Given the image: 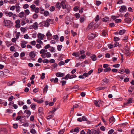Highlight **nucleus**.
I'll list each match as a JSON object with an SVG mask.
<instances>
[{
	"mask_svg": "<svg viewBox=\"0 0 134 134\" xmlns=\"http://www.w3.org/2000/svg\"><path fill=\"white\" fill-rule=\"evenodd\" d=\"M47 50L42 49L40 51V53L41 54V56L43 58H48L51 57V54L50 52H47Z\"/></svg>",
	"mask_w": 134,
	"mask_h": 134,
	"instance_id": "1",
	"label": "nucleus"
},
{
	"mask_svg": "<svg viewBox=\"0 0 134 134\" xmlns=\"http://www.w3.org/2000/svg\"><path fill=\"white\" fill-rule=\"evenodd\" d=\"M4 23L5 26L9 27H11L13 25V23L10 20H4Z\"/></svg>",
	"mask_w": 134,
	"mask_h": 134,
	"instance_id": "2",
	"label": "nucleus"
},
{
	"mask_svg": "<svg viewBox=\"0 0 134 134\" xmlns=\"http://www.w3.org/2000/svg\"><path fill=\"white\" fill-rule=\"evenodd\" d=\"M5 13L7 16H8L10 17L12 16L13 20H15L17 16L16 14H13V13L11 12H5Z\"/></svg>",
	"mask_w": 134,
	"mask_h": 134,
	"instance_id": "3",
	"label": "nucleus"
},
{
	"mask_svg": "<svg viewBox=\"0 0 134 134\" xmlns=\"http://www.w3.org/2000/svg\"><path fill=\"white\" fill-rule=\"evenodd\" d=\"M93 29L94 28L93 23H91L88 25L87 29V31L92 30H93Z\"/></svg>",
	"mask_w": 134,
	"mask_h": 134,
	"instance_id": "4",
	"label": "nucleus"
},
{
	"mask_svg": "<svg viewBox=\"0 0 134 134\" xmlns=\"http://www.w3.org/2000/svg\"><path fill=\"white\" fill-rule=\"evenodd\" d=\"M36 52L34 51H31L29 54V55L31 58L32 59L35 57L36 55Z\"/></svg>",
	"mask_w": 134,
	"mask_h": 134,
	"instance_id": "5",
	"label": "nucleus"
},
{
	"mask_svg": "<svg viewBox=\"0 0 134 134\" xmlns=\"http://www.w3.org/2000/svg\"><path fill=\"white\" fill-rule=\"evenodd\" d=\"M127 10L126 7L125 5H122L121 6L119 9V11L121 12H125Z\"/></svg>",
	"mask_w": 134,
	"mask_h": 134,
	"instance_id": "6",
	"label": "nucleus"
},
{
	"mask_svg": "<svg viewBox=\"0 0 134 134\" xmlns=\"http://www.w3.org/2000/svg\"><path fill=\"white\" fill-rule=\"evenodd\" d=\"M27 43V42L25 41H21L20 45L22 48H25L26 47V44Z\"/></svg>",
	"mask_w": 134,
	"mask_h": 134,
	"instance_id": "7",
	"label": "nucleus"
},
{
	"mask_svg": "<svg viewBox=\"0 0 134 134\" xmlns=\"http://www.w3.org/2000/svg\"><path fill=\"white\" fill-rule=\"evenodd\" d=\"M96 36V35L95 34L91 33L88 35V38L89 40H91L94 38Z\"/></svg>",
	"mask_w": 134,
	"mask_h": 134,
	"instance_id": "8",
	"label": "nucleus"
},
{
	"mask_svg": "<svg viewBox=\"0 0 134 134\" xmlns=\"http://www.w3.org/2000/svg\"><path fill=\"white\" fill-rule=\"evenodd\" d=\"M40 24L42 26H44L45 27H48L49 25V24L46 21H43Z\"/></svg>",
	"mask_w": 134,
	"mask_h": 134,
	"instance_id": "9",
	"label": "nucleus"
},
{
	"mask_svg": "<svg viewBox=\"0 0 134 134\" xmlns=\"http://www.w3.org/2000/svg\"><path fill=\"white\" fill-rule=\"evenodd\" d=\"M18 16L21 18H24L25 16V18H26V15L25 14V13L24 12H21L20 13H19L18 15Z\"/></svg>",
	"mask_w": 134,
	"mask_h": 134,
	"instance_id": "10",
	"label": "nucleus"
},
{
	"mask_svg": "<svg viewBox=\"0 0 134 134\" xmlns=\"http://www.w3.org/2000/svg\"><path fill=\"white\" fill-rule=\"evenodd\" d=\"M101 101L100 100H98V101L95 100L94 101V104L97 106L100 107V104L101 103Z\"/></svg>",
	"mask_w": 134,
	"mask_h": 134,
	"instance_id": "11",
	"label": "nucleus"
},
{
	"mask_svg": "<svg viewBox=\"0 0 134 134\" xmlns=\"http://www.w3.org/2000/svg\"><path fill=\"white\" fill-rule=\"evenodd\" d=\"M37 36V37L38 39L42 40L43 39L44 36H45L43 34H41L40 33H38Z\"/></svg>",
	"mask_w": 134,
	"mask_h": 134,
	"instance_id": "12",
	"label": "nucleus"
},
{
	"mask_svg": "<svg viewBox=\"0 0 134 134\" xmlns=\"http://www.w3.org/2000/svg\"><path fill=\"white\" fill-rule=\"evenodd\" d=\"M109 81V80L108 79H107L106 78H105L103 80L102 83V85H103L107 83Z\"/></svg>",
	"mask_w": 134,
	"mask_h": 134,
	"instance_id": "13",
	"label": "nucleus"
},
{
	"mask_svg": "<svg viewBox=\"0 0 134 134\" xmlns=\"http://www.w3.org/2000/svg\"><path fill=\"white\" fill-rule=\"evenodd\" d=\"M129 48L127 47L125 48V54L127 56H129L130 54V53L129 52Z\"/></svg>",
	"mask_w": 134,
	"mask_h": 134,
	"instance_id": "14",
	"label": "nucleus"
},
{
	"mask_svg": "<svg viewBox=\"0 0 134 134\" xmlns=\"http://www.w3.org/2000/svg\"><path fill=\"white\" fill-rule=\"evenodd\" d=\"M19 4H15L16 6V11L17 12L19 13L20 11V7L19 6Z\"/></svg>",
	"mask_w": 134,
	"mask_h": 134,
	"instance_id": "15",
	"label": "nucleus"
},
{
	"mask_svg": "<svg viewBox=\"0 0 134 134\" xmlns=\"http://www.w3.org/2000/svg\"><path fill=\"white\" fill-rule=\"evenodd\" d=\"M56 76L58 77H62L65 75L64 74L60 72H57L56 74Z\"/></svg>",
	"mask_w": 134,
	"mask_h": 134,
	"instance_id": "16",
	"label": "nucleus"
},
{
	"mask_svg": "<svg viewBox=\"0 0 134 134\" xmlns=\"http://www.w3.org/2000/svg\"><path fill=\"white\" fill-rule=\"evenodd\" d=\"M38 24L37 22H35L33 25L32 27L35 29L36 30L38 29Z\"/></svg>",
	"mask_w": 134,
	"mask_h": 134,
	"instance_id": "17",
	"label": "nucleus"
},
{
	"mask_svg": "<svg viewBox=\"0 0 134 134\" xmlns=\"http://www.w3.org/2000/svg\"><path fill=\"white\" fill-rule=\"evenodd\" d=\"M124 21L127 23H129L131 22V19L130 18H127L124 20Z\"/></svg>",
	"mask_w": 134,
	"mask_h": 134,
	"instance_id": "18",
	"label": "nucleus"
},
{
	"mask_svg": "<svg viewBox=\"0 0 134 134\" xmlns=\"http://www.w3.org/2000/svg\"><path fill=\"white\" fill-rule=\"evenodd\" d=\"M109 121L110 123H113L115 121V119L114 117L112 116L109 118Z\"/></svg>",
	"mask_w": 134,
	"mask_h": 134,
	"instance_id": "19",
	"label": "nucleus"
},
{
	"mask_svg": "<svg viewBox=\"0 0 134 134\" xmlns=\"http://www.w3.org/2000/svg\"><path fill=\"white\" fill-rule=\"evenodd\" d=\"M60 5L63 9H64L66 7V5L64 1H62L60 3Z\"/></svg>",
	"mask_w": 134,
	"mask_h": 134,
	"instance_id": "20",
	"label": "nucleus"
},
{
	"mask_svg": "<svg viewBox=\"0 0 134 134\" xmlns=\"http://www.w3.org/2000/svg\"><path fill=\"white\" fill-rule=\"evenodd\" d=\"M46 36L48 39L52 36V34L49 31H48L47 33L46 34Z\"/></svg>",
	"mask_w": 134,
	"mask_h": 134,
	"instance_id": "21",
	"label": "nucleus"
},
{
	"mask_svg": "<svg viewBox=\"0 0 134 134\" xmlns=\"http://www.w3.org/2000/svg\"><path fill=\"white\" fill-rule=\"evenodd\" d=\"M126 32V30L125 29L120 30L119 32V34L120 35H122L124 34Z\"/></svg>",
	"mask_w": 134,
	"mask_h": 134,
	"instance_id": "22",
	"label": "nucleus"
},
{
	"mask_svg": "<svg viewBox=\"0 0 134 134\" xmlns=\"http://www.w3.org/2000/svg\"><path fill=\"white\" fill-rule=\"evenodd\" d=\"M24 112H26L27 114V116L28 117L31 114L30 111L28 110H26L24 111Z\"/></svg>",
	"mask_w": 134,
	"mask_h": 134,
	"instance_id": "23",
	"label": "nucleus"
},
{
	"mask_svg": "<svg viewBox=\"0 0 134 134\" xmlns=\"http://www.w3.org/2000/svg\"><path fill=\"white\" fill-rule=\"evenodd\" d=\"M72 55L76 57H79L80 56V54L79 52H74L72 53Z\"/></svg>",
	"mask_w": 134,
	"mask_h": 134,
	"instance_id": "24",
	"label": "nucleus"
},
{
	"mask_svg": "<svg viewBox=\"0 0 134 134\" xmlns=\"http://www.w3.org/2000/svg\"><path fill=\"white\" fill-rule=\"evenodd\" d=\"M30 8L31 9V10L32 12H34L36 7L35 5L34 4H32L30 6Z\"/></svg>",
	"mask_w": 134,
	"mask_h": 134,
	"instance_id": "25",
	"label": "nucleus"
},
{
	"mask_svg": "<svg viewBox=\"0 0 134 134\" xmlns=\"http://www.w3.org/2000/svg\"><path fill=\"white\" fill-rule=\"evenodd\" d=\"M43 109L41 107H39L38 109V113L40 114V115H42L43 114Z\"/></svg>",
	"mask_w": 134,
	"mask_h": 134,
	"instance_id": "26",
	"label": "nucleus"
},
{
	"mask_svg": "<svg viewBox=\"0 0 134 134\" xmlns=\"http://www.w3.org/2000/svg\"><path fill=\"white\" fill-rule=\"evenodd\" d=\"M91 58L93 61H95L97 60V58L95 55H93L91 56Z\"/></svg>",
	"mask_w": 134,
	"mask_h": 134,
	"instance_id": "27",
	"label": "nucleus"
},
{
	"mask_svg": "<svg viewBox=\"0 0 134 134\" xmlns=\"http://www.w3.org/2000/svg\"><path fill=\"white\" fill-rule=\"evenodd\" d=\"M36 105L35 104L33 103L31 104L30 105L31 108L34 110H35V107Z\"/></svg>",
	"mask_w": 134,
	"mask_h": 134,
	"instance_id": "28",
	"label": "nucleus"
},
{
	"mask_svg": "<svg viewBox=\"0 0 134 134\" xmlns=\"http://www.w3.org/2000/svg\"><path fill=\"white\" fill-rule=\"evenodd\" d=\"M111 70V68L109 67H108L104 70V72H107L110 71Z\"/></svg>",
	"mask_w": 134,
	"mask_h": 134,
	"instance_id": "29",
	"label": "nucleus"
},
{
	"mask_svg": "<svg viewBox=\"0 0 134 134\" xmlns=\"http://www.w3.org/2000/svg\"><path fill=\"white\" fill-rule=\"evenodd\" d=\"M55 7L58 9H60V8L61 5L60 3L59 2H57L55 5Z\"/></svg>",
	"mask_w": 134,
	"mask_h": 134,
	"instance_id": "30",
	"label": "nucleus"
},
{
	"mask_svg": "<svg viewBox=\"0 0 134 134\" xmlns=\"http://www.w3.org/2000/svg\"><path fill=\"white\" fill-rule=\"evenodd\" d=\"M58 108H53L52 110L50 111L49 113H54L57 109Z\"/></svg>",
	"mask_w": 134,
	"mask_h": 134,
	"instance_id": "31",
	"label": "nucleus"
},
{
	"mask_svg": "<svg viewBox=\"0 0 134 134\" xmlns=\"http://www.w3.org/2000/svg\"><path fill=\"white\" fill-rule=\"evenodd\" d=\"M133 98H131L127 100V102L126 103H125L124 104H126L127 103H132Z\"/></svg>",
	"mask_w": 134,
	"mask_h": 134,
	"instance_id": "32",
	"label": "nucleus"
},
{
	"mask_svg": "<svg viewBox=\"0 0 134 134\" xmlns=\"http://www.w3.org/2000/svg\"><path fill=\"white\" fill-rule=\"evenodd\" d=\"M105 88V87H98L97 89V91H99L102 90H104Z\"/></svg>",
	"mask_w": 134,
	"mask_h": 134,
	"instance_id": "33",
	"label": "nucleus"
},
{
	"mask_svg": "<svg viewBox=\"0 0 134 134\" xmlns=\"http://www.w3.org/2000/svg\"><path fill=\"white\" fill-rule=\"evenodd\" d=\"M130 70L128 69H125L124 72L126 73V74H129L130 72Z\"/></svg>",
	"mask_w": 134,
	"mask_h": 134,
	"instance_id": "34",
	"label": "nucleus"
},
{
	"mask_svg": "<svg viewBox=\"0 0 134 134\" xmlns=\"http://www.w3.org/2000/svg\"><path fill=\"white\" fill-rule=\"evenodd\" d=\"M38 16V15L36 13L34 14L33 16V18L34 19H37Z\"/></svg>",
	"mask_w": 134,
	"mask_h": 134,
	"instance_id": "35",
	"label": "nucleus"
},
{
	"mask_svg": "<svg viewBox=\"0 0 134 134\" xmlns=\"http://www.w3.org/2000/svg\"><path fill=\"white\" fill-rule=\"evenodd\" d=\"M16 2V0H11L8 1V2L10 4L15 3Z\"/></svg>",
	"mask_w": 134,
	"mask_h": 134,
	"instance_id": "36",
	"label": "nucleus"
},
{
	"mask_svg": "<svg viewBox=\"0 0 134 134\" xmlns=\"http://www.w3.org/2000/svg\"><path fill=\"white\" fill-rule=\"evenodd\" d=\"M62 46L61 45H58L57 46V49L58 51H60L62 47Z\"/></svg>",
	"mask_w": 134,
	"mask_h": 134,
	"instance_id": "37",
	"label": "nucleus"
},
{
	"mask_svg": "<svg viewBox=\"0 0 134 134\" xmlns=\"http://www.w3.org/2000/svg\"><path fill=\"white\" fill-rule=\"evenodd\" d=\"M55 9V7L54 6H52L49 9V10L51 12H53Z\"/></svg>",
	"mask_w": 134,
	"mask_h": 134,
	"instance_id": "38",
	"label": "nucleus"
},
{
	"mask_svg": "<svg viewBox=\"0 0 134 134\" xmlns=\"http://www.w3.org/2000/svg\"><path fill=\"white\" fill-rule=\"evenodd\" d=\"M54 116V115L53 114H52L46 117L47 119L48 120H49L51 118L53 117Z\"/></svg>",
	"mask_w": 134,
	"mask_h": 134,
	"instance_id": "39",
	"label": "nucleus"
},
{
	"mask_svg": "<svg viewBox=\"0 0 134 134\" xmlns=\"http://www.w3.org/2000/svg\"><path fill=\"white\" fill-rule=\"evenodd\" d=\"M30 132L32 134H35L36 133V131L35 129H32L31 130Z\"/></svg>",
	"mask_w": 134,
	"mask_h": 134,
	"instance_id": "40",
	"label": "nucleus"
},
{
	"mask_svg": "<svg viewBox=\"0 0 134 134\" xmlns=\"http://www.w3.org/2000/svg\"><path fill=\"white\" fill-rule=\"evenodd\" d=\"M120 40L119 38L117 37H115L114 38V40L115 42L118 41Z\"/></svg>",
	"mask_w": 134,
	"mask_h": 134,
	"instance_id": "41",
	"label": "nucleus"
},
{
	"mask_svg": "<svg viewBox=\"0 0 134 134\" xmlns=\"http://www.w3.org/2000/svg\"><path fill=\"white\" fill-rule=\"evenodd\" d=\"M48 86L47 85H46L43 89V91L44 92H46L48 90Z\"/></svg>",
	"mask_w": 134,
	"mask_h": 134,
	"instance_id": "42",
	"label": "nucleus"
},
{
	"mask_svg": "<svg viewBox=\"0 0 134 134\" xmlns=\"http://www.w3.org/2000/svg\"><path fill=\"white\" fill-rule=\"evenodd\" d=\"M39 9L38 7L36 8L34 10V12L35 13H38L39 12Z\"/></svg>",
	"mask_w": 134,
	"mask_h": 134,
	"instance_id": "43",
	"label": "nucleus"
},
{
	"mask_svg": "<svg viewBox=\"0 0 134 134\" xmlns=\"http://www.w3.org/2000/svg\"><path fill=\"white\" fill-rule=\"evenodd\" d=\"M109 20V18H103V21L104 22H107Z\"/></svg>",
	"mask_w": 134,
	"mask_h": 134,
	"instance_id": "44",
	"label": "nucleus"
},
{
	"mask_svg": "<svg viewBox=\"0 0 134 134\" xmlns=\"http://www.w3.org/2000/svg\"><path fill=\"white\" fill-rule=\"evenodd\" d=\"M43 14L44 16H47L49 14V12L47 10L45 11L43 13Z\"/></svg>",
	"mask_w": 134,
	"mask_h": 134,
	"instance_id": "45",
	"label": "nucleus"
},
{
	"mask_svg": "<svg viewBox=\"0 0 134 134\" xmlns=\"http://www.w3.org/2000/svg\"><path fill=\"white\" fill-rule=\"evenodd\" d=\"M41 40L38 39H37L36 40V42L37 43H39V44H43V43Z\"/></svg>",
	"mask_w": 134,
	"mask_h": 134,
	"instance_id": "46",
	"label": "nucleus"
},
{
	"mask_svg": "<svg viewBox=\"0 0 134 134\" xmlns=\"http://www.w3.org/2000/svg\"><path fill=\"white\" fill-rule=\"evenodd\" d=\"M102 36H104V37H106V36L107 35V32L104 31H103L102 32Z\"/></svg>",
	"mask_w": 134,
	"mask_h": 134,
	"instance_id": "47",
	"label": "nucleus"
},
{
	"mask_svg": "<svg viewBox=\"0 0 134 134\" xmlns=\"http://www.w3.org/2000/svg\"><path fill=\"white\" fill-rule=\"evenodd\" d=\"M77 77V76L75 74L72 75H70L69 79H71L75 78Z\"/></svg>",
	"mask_w": 134,
	"mask_h": 134,
	"instance_id": "48",
	"label": "nucleus"
},
{
	"mask_svg": "<svg viewBox=\"0 0 134 134\" xmlns=\"http://www.w3.org/2000/svg\"><path fill=\"white\" fill-rule=\"evenodd\" d=\"M85 20V19L83 17H81L80 18V23L83 22Z\"/></svg>",
	"mask_w": 134,
	"mask_h": 134,
	"instance_id": "49",
	"label": "nucleus"
},
{
	"mask_svg": "<svg viewBox=\"0 0 134 134\" xmlns=\"http://www.w3.org/2000/svg\"><path fill=\"white\" fill-rule=\"evenodd\" d=\"M30 43L32 46H35L36 44V42L35 41H33L31 42Z\"/></svg>",
	"mask_w": 134,
	"mask_h": 134,
	"instance_id": "50",
	"label": "nucleus"
},
{
	"mask_svg": "<svg viewBox=\"0 0 134 134\" xmlns=\"http://www.w3.org/2000/svg\"><path fill=\"white\" fill-rule=\"evenodd\" d=\"M25 15H28L30 13V11L28 9L25 10Z\"/></svg>",
	"mask_w": 134,
	"mask_h": 134,
	"instance_id": "51",
	"label": "nucleus"
},
{
	"mask_svg": "<svg viewBox=\"0 0 134 134\" xmlns=\"http://www.w3.org/2000/svg\"><path fill=\"white\" fill-rule=\"evenodd\" d=\"M51 47L50 45L49 44H47L44 47V49H48Z\"/></svg>",
	"mask_w": 134,
	"mask_h": 134,
	"instance_id": "52",
	"label": "nucleus"
},
{
	"mask_svg": "<svg viewBox=\"0 0 134 134\" xmlns=\"http://www.w3.org/2000/svg\"><path fill=\"white\" fill-rule=\"evenodd\" d=\"M6 75H4V72L2 71H1V77H5Z\"/></svg>",
	"mask_w": 134,
	"mask_h": 134,
	"instance_id": "53",
	"label": "nucleus"
},
{
	"mask_svg": "<svg viewBox=\"0 0 134 134\" xmlns=\"http://www.w3.org/2000/svg\"><path fill=\"white\" fill-rule=\"evenodd\" d=\"M20 30L21 32L24 33L25 32L26 30L25 28L23 27H21Z\"/></svg>",
	"mask_w": 134,
	"mask_h": 134,
	"instance_id": "54",
	"label": "nucleus"
},
{
	"mask_svg": "<svg viewBox=\"0 0 134 134\" xmlns=\"http://www.w3.org/2000/svg\"><path fill=\"white\" fill-rule=\"evenodd\" d=\"M24 103L22 101H18V104L20 106H21L23 105L24 104Z\"/></svg>",
	"mask_w": 134,
	"mask_h": 134,
	"instance_id": "55",
	"label": "nucleus"
},
{
	"mask_svg": "<svg viewBox=\"0 0 134 134\" xmlns=\"http://www.w3.org/2000/svg\"><path fill=\"white\" fill-rule=\"evenodd\" d=\"M79 128L78 127H76L74 129V132L78 133L79 131Z\"/></svg>",
	"mask_w": 134,
	"mask_h": 134,
	"instance_id": "56",
	"label": "nucleus"
},
{
	"mask_svg": "<svg viewBox=\"0 0 134 134\" xmlns=\"http://www.w3.org/2000/svg\"><path fill=\"white\" fill-rule=\"evenodd\" d=\"M65 64V62L62 61H60L58 63L59 65L61 66L64 65Z\"/></svg>",
	"mask_w": 134,
	"mask_h": 134,
	"instance_id": "57",
	"label": "nucleus"
},
{
	"mask_svg": "<svg viewBox=\"0 0 134 134\" xmlns=\"http://www.w3.org/2000/svg\"><path fill=\"white\" fill-rule=\"evenodd\" d=\"M29 7V5L27 4H25L23 6V8L24 9H26L28 8Z\"/></svg>",
	"mask_w": 134,
	"mask_h": 134,
	"instance_id": "58",
	"label": "nucleus"
},
{
	"mask_svg": "<svg viewBox=\"0 0 134 134\" xmlns=\"http://www.w3.org/2000/svg\"><path fill=\"white\" fill-rule=\"evenodd\" d=\"M69 77L70 74H68L64 77V79L65 80H67L68 78H69Z\"/></svg>",
	"mask_w": 134,
	"mask_h": 134,
	"instance_id": "59",
	"label": "nucleus"
},
{
	"mask_svg": "<svg viewBox=\"0 0 134 134\" xmlns=\"http://www.w3.org/2000/svg\"><path fill=\"white\" fill-rule=\"evenodd\" d=\"M108 48L110 49L112 48L113 47V45L111 44H109L108 45Z\"/></svg>",
	"mask_w": 134,
	"mask_h": 134,
	"instance_id": "60",
	"label": "nucleus"
},
{
	"mask_svg": "<svg viewBox=\"0 0 134 134\" xmlns=\"http://www.w3.org/2000/svg\"><path fill=\"white\" fill-rule=\"evenodd\" d=\"M48 49L51 52H54V49L53 47H51Z\"/></svg>",
	"mask_w": 134,
	"mask_h": 134,
	"instance_id": "61",
	"label": "nucleus"
},
{
	"mask_svg": "<svg viewBox=\"0 0 134 134\" xmlns=\"http://www.w3.org/2000/svg\"><path fill=\"white\" fill-rule=\"evenodd\" d=\"M82 121H86L87 120V119L86 118L85 116H83L82 117Z\"/></svg>",
	"mask_w": 134,
	"mask_h": 134,
	"instance_id": "62",
	"label": "nucleus"
},
{
	"mask_svg": "<svg viewBox=\"0 0 134 134\" xmlns=\"http://www.w3.org/2000/svg\"><path fill=\"white\" fill-rule=\"evenodd\" d=\"M43 63H48L49 61L47 59H45L43 60Z\"/></svg>",
	"mask_w": 134,
	"mask_h": 134,
	"instance_id": "63",
	"label": "nucleus"
},
{
	"mask_svg": "<svg viewBox=\"0 0 134 134\" xmlns=\"http://www.w3.org/2000/svg\"><path fill=\"white\" fill-rule=\"evenodd\" d=\"M64 130H61L58 132V134H63V133H64Z\"/></svg>",
	"mask_w": 134,
	"mask_h": 134,
	"instance_id": "64",
	"label": "nucleus"
}]
</instances>
